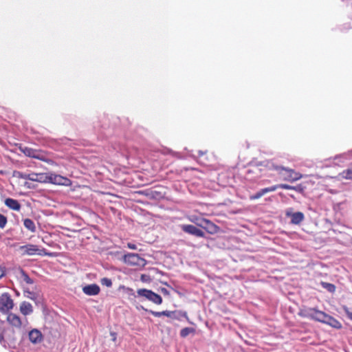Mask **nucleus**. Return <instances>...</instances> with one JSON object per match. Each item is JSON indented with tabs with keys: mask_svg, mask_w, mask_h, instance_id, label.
Wrapping results in <instances>:
<instances>
[{
	"mask_svg": "<svg viewBox=\"0 0 352 352\" xmlns=\"http://www.w3.org/2000/svg\"><path fill=\"white\" fill-rule=\"evenodd\" d=\"M198 153H199V156H202L203 155H204L206 153V152H204L202 151H199Z\"/></svg>",
	"mask_w": 352,
	"mask_h": 352,
	"instance_id": "nucleus-38",
	"label": "nucleus"
},
{
	"mask_svg": "<svg viewBox=\"0 0 352 352\" xmlns=\"http://www.w3.org/2000/svg\"><path fill=\"white\" fill-rule=\"evenodd\" d=\"M14 176H15L18 178L24 179H28V177H29V175L28 173H25L19 172V171H15L14 173Z\"/></svg>",
	"mask_w": 352,
	"mask_h": 352,
	"instance_id": "nucleus-28",
	"label": "nucleus"
},
{
	"mask_svg": "<svg viewBox=\"0 0 352 352\" xmlns=\"http://www.w3.org/2000/svg\"><path fill=\"white\" fill-rule=\"evenodd\" d=\"M14 302L8 293H3L0 296V311L6 313L12 309Z\"/></svg>",
	"mask_w": 352,
	"mask_h": 352,
	"instance_id": "nucleus-5",
	"label": "nucleus"
},
{
	"mask_svg": "<svg viewBox=\"0 0 352 352\" xmlns=\"http://www.w3.org/2000/svg\"><path fill=\"white\" fill-rule=\"evenodd\" d=\"M203 228L206 230L209 233H215L217 230L218 227L214 224L212 222H211L210 220H206L204 223V226H202Z\"/></svg>",
	"mask_w": 352,
	"mask_h": 352,
	"instance_id": "nucleus-18",
	"label": "nucleus"
},
{
	"mask_svg": "<svg viewBox=\"0 0 352 352\" xmlns=\"http://www.w3.org/2000/svg\"><path fill=\"white\" fill-rule=\"evenodd\" d=\"M5 205L10 209L13 210L19 211L21 209V204L16 199L12 198H7L4 201Z\"/></svg>",
	"mask_w": 352,
	"mask_h": 352,
	"instance_id": "nucleus-13",
	"label": "nucleus"
},
{
	"mask_svg": "<svg viewBox=\"0 0 352 352\" xmlns=\"http://www.w3.org/2000/svg\"><path fill=\"white\" fill-rule=\"evenodd\" d=\"M20 311L24 316L30 315L33 312L32 305L26 301H23L20 305Z\"/></svg>",
	"mask_w": 352,
	"mask_h": 352,
	"instance_id": "nucleus-15",
	"label": "nucleus"
},
{
	"mask_svg": "<svg viewBox=\"0 0 352 352\" xmlns=\"http://www.w3.org/2000/svg\"><path fill=\"white\" fill-rule=\"evenodd\" d=\"M50 172L38 173L36 182L39 183H50Z\"/></svg>",
	"mask_w": 352,
	"mask_h": 352,
	"instance_id": "nucleus-20",
	"label": "nucleus"
},
{
	"mask_svg": "<svg viewBox=\"0 0 352 352\" xmlns=\"http://www.w3.org/2000/svg\"><path fill=\"white\" fill-rule=\"evenodd\" d=\"M7 223V218L3 214H0V228H4Z\"/></svg>",
	"mask_w": 352,
	"mask_h": 352,
	"instance_id": "nucleus-32",
	"label": "nucleus"
},
{
	"mask_svg": "<svg viewBox=\"0 0 352 352\" xmlns=\"http://www.w3.org/2000/svg\"><path fill=\"white\" fill-rule=\"evenodd\" d=\"M4 276V270L0 267V278Z\"/></svg>",
	"mask_w": 352,
	"mask_h": 352,
	"instance_id": "nucleus-37",
	"label": "nucleus"
},
{
	"mask_svg": "<svg viewBox=\"0 0 352 352\" xmlns=\"http://www.w3.org/2000/svg\"><path fill=\"white\" fill-rule=\"evenodd\" d=\"M182 230L188 234L198 236V237H204V232L201 230L200 229H198L195 226L192 225H182L181 226Z\"/></svg>",
	"mask_w": 352,
	"mask_h": 352,
	"instance_id": "nucleus-10",
	"label": "nucleus"
},
{
	"mask_svg": "<svg viewBox=\"0 0 352 352\" xmlns=\"http://www.w3.org/2000/svg\"><path fill=\"white\" fill-rule=\"evenodd\" d=\"M136 297L146 299L156 305H160L162 302V298L160 295L146 289H138Z\"/></svg>",
	"mask_w": 352,
	"mask_h": 352,
	"instance_id": "nucleus-2",
	"label": "nucleus"
},
{
	"mask_svg": "<svg viewBox=\"0 0 352 352\" xmlns=\"http://www.w3.org/2000/svg\"><path fill=\"white\" fill-rule=\"evenodd\" d=\"M322 286L323 288L326 289L327 291H329V292H334L335 290H336V287L334 285L331 284V283H324V282H322Z\"/></svg>",
	"mask_w": 352,
	"mask_h": 352,
	"instance_id": "nucleus-25",
	"label": "nucleus"
},
{
	"mask_svg": "<svg viewBox=\"0 0 352 352\" xmlns=\"http://www.w3.org/2000/svg\"><path fill=\"white\" fill-rule=\"evenodd\" d=\"M111 336L113 337V340H115V333H111Z\"/></svg>",
	"mask_w": 352,
	"mask_h": 352,
	"instance_id": "nucleus-43",
	"label": "nucleus"
},
{
	"mask_svg": "<svg viewBox=\"0 0 352 352\" xmlns=\"http://www.w3.org/2000/svg\"><path fill=\"white\" fill-rule=\"evenodd\" d=\"M261 197H263V196H262V194H261V191L259 190L256 193H255L254 195H252L250 197V199H252V200H254V199H258Z\"/></svg>",
	"mask_w": 352,
	"mask_h": 352,
	"instance_id": "nucleus-34",
	"label": "nucleus"
},
{
	"mask_svg": "<svg viewBox=\"0 0 352 352\" xmlns=\"http://www.w3.org/2000/svg\"><path fill=\"white\" fill-rule=\"evenodd\" d=\"M278 188H282V189H286V190H292L296 189V187L289 186L288 184H277L276 185V189Z\"/></svg>",
	"mask_w": 352,
	"mask_h": 352,
	"instance_id": "nucleus-31",
	"label": "nucleus"
},
{
	"mask_svg": "<svg viewBox=\"0 0 352 352\" xmlns=\"http://www.w3.org/2000/svg\"><path fill=\"white\" fill-rule=\"evenodd\" d=\"M3 339V336L0 334V340Z\"/></svg>",
	"mask_w": 352,
	"mask_h": 352,
	"instance_id": "nucleus-44",
	"label": "nucleus"
},
{
	"mask_svg": "<svg viewBox=\"0 0 352 352\" xmlns=\"http://www.w3.org/2000/svg\"><path fill=\"white\" fill-rule=\"evenodd\" d=\"M162 292L164 294H168V291L166 288H162Z\"/></svg>",
	"mask_w": 352,
	"mask_h": 352,
	"instance_id": "nucleus-40",
	"label": "nucleus"
},
{
	"mask_svg": "<svg viewBox=\"0 0 352 352\" xmlns=\"http://www.w3.org/2000/svg\"><path fill=\"white\" fill-rule=\"evenodd\" d=\"M190 220L192 223H195L197 226L202 228V226H204V223H205L206 220H207V219L192 215V216H191Z\"/></svg>",
	"mask_w": 352,
	"mask_h": 352,
	"instance_id": "nucleus-23",
	"label": "nucleus"
},
{
	"mask_svg": "<svg viewBox=\"0 0 352 352\" xmlns=\"http://www.w3.org/2000/svg\"><path fill=\"white\" fill-rule=\"evenodd\" d=\"M338 177L339 179H352V163L346 170L340 173Z\"/></svg>",
	"mask_w": 352,
	"mask_h": 352,
	"instance_id": "nucleus-19",
	"label": "nucleus"
},
{
	"mask_svg": "<svg viewBox=\"0 0 352 352\" xmlns=\"http://www.w3.org/2000/svg\"><path fill=\"white\" fill-rule=\"evenodd\" d=\"M25 293L27 294L25 295L27 298L35 301L36 302H38L36 294L32 292H29V291H26Z\"/></svg>",
	"mask_w": 352,
	"mask_h": 352,
	"instance_id": "nucleus-30",
	"label": "nucleus"
},
{
	"mask_svg": "<svg viewBox=\"0 0 352 352\" xmlns=\"http://www.w3.org/2000/svg\"><path fill=\"white\" fill-rule=\"evenodd\" d=\"M323 313V311L315 308H306L300 310V315L304 318L312 319L320 322Z\"/></svg>",
	"mask_w": 352,
	"mask_h": 352,
	"instance_id": "nucleus-4",
	"label": "nucleus"
},
{
	"mask_svg": "<svg viewBox=\"0 0 352 352\" xmlns=\"http://www.w3.org/2000/svg\"><path fill=\"white\" fill-rule=\"evenodd\" d=\"M329 191L331 192V193H336L337 191L336 190H333V189H329Z\"/></svg>",
	"mask_w": 352,
	"mask_h": 352,
	"instance_id": "nucleus-41",
	"label": "nucleus"
},
{
	"mask_svg": "<svg viewBox=\"0 0 352 352\" xmlns=\"http://www.w3.org/2000/svg\"><path fill=\"white\" fill-rule=\"evenodd\" d=\"M321 320H322L320 321V322L327 324L333 328H336L338 329L342 328V324L338 320H336V318H333L332 316L327 314L324 312L323 313V316L322 317Z\"/></svg>",
	"mask_w": 352,
	"mask_h": 352,
	"instance_id": "nucleus-8",
	"label": "nucleus"
},
{
	"mask_svg": "<svg viewBox=\"0 0 352 352\" xmlns=\"http://www.w3.org/2000/svg\"><path fill=\"white\" fill-rule=\"evenodd\" d=\"M276 190H277L276 189V185H274V186H272L270 187L263 188V189L260 190V191H261V192L262 194V196H263L266 193L274 192V191H275Z\"/></svg>",
	"mask_w": 352,
	"mask_h": 352,
	"instance_id": "nucleus-27",
	"label": "nucleus"
},
{
	"mask_svg": "<svg viewBox=\"0 0 352 352\" xmlns=\"http://www.w3.org/2000/svg\"><path fill=\"white\" fill-rule=\"evenodd\" d=\"M100 283L107 287H111L112 286V281L110 278H102L100 280Z\"/></svg>",
	"mask_w": 352,
	"mask_h": 352,
	"instance_id": "nucleus-29",
	"label": "nucleus"
},
{
	"mask_svg": "<svg viewBox=\"0 0 352 352\" xmlns=\"http://www.w3.org/2000/svg\"><path fill=\"white\" fill-rule=\"evenodd\" d=\"M266 182L265 181H262L259 183L260 185H263V184H265Z\"/></svg>",
	"mask_w": 352,
	"mask_h": 352,
	"instance_id": "nucleus-42",
	"label": "nucleus"
},
{
	"mask_svg": "<svg viewBox=\"0 0 352 352\" xmlns=\"http://www.w3.org/2000/svg\"><path fill=\"white\" fill-rule=\"evenodd\" d=\"M274 169L278 171L283 180L294 182L302 178L300 173L296 172L294 170L286 168L282 166H274Z\"/></svg>",
	"mask_w": 352,
	"mask_h": 352,
	"instance_id": "nucleus-1",
	"label": "nucleus"
},
{
	"mask_svg": "<svg viewBox=\"0 0 352 352\" xmlns=\"http://www.w3.org/2000/svg\"><path fill=\"white\" fill-rule=\"evenodd\" d=\"M28 175H29L28 180H30L32 182H36V179L38 178V173H28Z\"/></svg>",
	"mask_w": 352,
	"mask_h": 352,
	"instance_id": "nucleus-33",
	"label": "nucleus"
},
{
	"mask_svg": "<svg viewBox=\"0 0 352 352\" xmlns=\"http://www.w3.org/2000/svg\"><path fill=\"white\" fill-rule=\"evenodd\" d=\"M352 151L344 153L341 155H337L334 157V164L340 165L341 163H344L351 158Z\"/></svg>",
	"mask_w": 352,
	"mask_h": 352,
	"instance_id": "nucleus-14",
	"label": "nucleus"
},
{
	"mask_svg": "<svg viewBox=\"0 0 352 352\" xmlns=\"http://www.w3.org/2000/svg\"><path fill=\"white\" fill-rule=\"evenodd\" d=\"M83 292L89 296H96L99 294L100 289L96 284H91L83 287Z\"/></svg>",
	"mask_w": 352,
	"mask_h": 352,
	"instance_id": "nucleus-12",
	"label": "nucleus"
},
{
	"mask_svg": "<svg viewBox=\"0 0 352 352\" xmlns=\"http://www.w3.org/2000/svg\"><path fill=\"white\" fill-rule=\"evenodd\" d=\"M148 312L155 317H161L162 316H165L166 317L171 318L173 315V312L170 311H155L150 310Z\"/></svg>",
	"mask_w": 352,
	"mask_h": 352,
	"instance_id": "nucleus-22",
	"label": "nucleus"
},
{
	"mask_svg": "<svg viewBox=\"0 0 352 352\" xmlns=\"http://www.w3.org/2000/svg\"><path fill=\"white\" fill-rule=\"evenodd\" d=\"M19 277L23 281H24L27 284L31 285L34 283L33 280L31 278H30L28 274L23 270H21Z\"/></svg>",
	"mask_w": 352,
	"mask_h": 352,
	"instance_id": "nucleus-24",
	"label": "nucleus"
},
{
	"mask_svg": "<svg viewBox=\"0 0 352 352\" xmlns=\"http://www.w3.org/2000/svg\"><path fill=\"white\" fill-rule=\"evenodd\" d=\"M23 225L26 229L32 232H35L36 230L34 222L30 219H25L23 220Z\"/></svg>",
	"mask_w": 352,
	"mask_h": 352,
	"instance_id": "nucleus-21",
	"label": "nucleus"
},
{
	"mask_svg": "<svg viewBox=\"0 0 352 352\" xmlns=\"http://www.w3.org/2000/svg\"><path fill=\"white\" fill-rule=\"evenodd\" d=\"M21 151L26 156L38 159L43 161H46L45 160H44V158H43L41 156H40V155L37 153L36 151L32 148L24 147L23 148L21 149Z\"/></svg>",
	"mask_w": 352,
	"mask_h": 352,
	"instance_id": "nucleus-17",
	"label": "nucleus"
},
{
	"mask_svg": "<svg viewBox=\"0 0 352 352\" xmlns=\"http://www.w3.org/2000/svg\"><path fill=\"white\" fill-rule=\"evenodd\" d=\"M285 215L291 218V223L299 225L305 219V215L302 212H293L292 208H288L285 211Z\"/></svg>",
	"mask_w": 352,
	"mask_h": 352,
	"instance_id": "nucleus-7",
	"label": "nucleus"
},
{
	"mask_svg": "<svg viewBox=\"0 0 352 352\" xmlns=\"http://www.w3.org/2000/svg\"><path fill=\"white\" fill-rule=\"evenodd\" d=\"M50 184L70 186L72 185V182L67 177L50 172Z\"/></svg>",
	"mask_w": 352,
	"mask_h": 352,
	"instance_id": "nucleus-6",
	"label": "nucleus"
},
{
	"mask_svg": "<svg viewBox=\"0 0 352 352\" xmlns=\"http://www.w3.org/2000/svg\"><path fill=\"white\" fill-rule=\"evenodd\" d=\"M48 163H52V160H48L47 161Z\"/></svg>",
	"mask_w": 352,
	"mask_h": 352,
	"instance_id": "nucleus-45",
	"label": "nucleus"
},
{
	"mask_svg": "<svg viewBox=\"0 0 352 352\" xmlns=\"http://www.w3.org/2000/svg\"><path fill=\"white\" fill-rule=\"evenodd\" d=\"M344 311H345V313H346V314L347 317H348L350 320H352V311H351L349 310V308H347V307H344Z\"/></svg>",
	"mask_w": 352,
	"mask_h": 352,
	"instance_id": "nucleus-35",
	"label": "nucleus"
},
{
	"mask_svg": "<svg viewBox=\"0 0 352 352\" xmlns=\"http://www.w3.org/2000/svg\"><path fill=\"white\" fill-rule=\"evenodd\" d=\"M30 341L34 344L41 343L43 340L42 333L37 329H33L28 334Z\"/></svg>",
	"mask_w": 352,
	"mask_h": 352,
	"instance_id": "nucleus-11",
	"label": "nucleus"
},
{
	"mask_svg": "<svg viewBox=\"0 0 352 352\" xmlns=\"http://www.w3.org/2000/svg\"><path fill=\"white\" fill-rule=\"evenodd\" d=\"M123 261L132 266H144L145 259L141 258L138 254L128 253L123 256Z\"/></svg>",
	"mask_w": 352,
	"mask_h": 352,
	"instance_id": "nucleus-3",
	"label": "nucleus"
},
{
	"mask_svg": "<svg viewBox=\"0 0 352 352\" xmlns=\"http://www.w3.org/2000/svg\"><path fill=\"white\" fill-rule=\"evenodd\" d=\"M127 247L131 250H136L137 249V245L133 243H128Z\"/></svg>",
	"mask_w": 352,
	"mask_h": 352,
	"instance_id": "nucleus-36",
	"label": "nucleus"
},
{
	"mask_svg": "<svg viewBox=\"0 0 352 352\" xmlns=\"http://www.w3.org/2000/svg\"><path fill=\"white\" fill-rule=\"evenodd\" d=\"M296 187V189H294V190H296V191H300L301 190V188L300 186H295Z\"/></svg>",
	"mask_w": 352,
	"mask_h": 352,
	"instance_id": "nucleus-39",
	"label": "nucleus"
},
{
	"mask_svg": "<svg viewBox=\"0 0 352 352\" xmlns=\"http://www.w3.org/2000/svg\"><path fill=\"white\" fill-rule=\"evenodd\" d=\"M194 331V329L191 327H186L181 330L180 331V336L183 338L186 337L188 336L190 333H192Z\"/></svg>",
	"mask_w": 352,
	"mask_h": 352,
	"instance_id": "nucleus-26",
	"label": "nucleus"
},
{
	"mask_svg": "<svg viewBox=\"0 0 352 352\" xmlns=\"http://www.w3.org/2000/svg\"><path fill=\"white\" fill-rule=\"evenodd\" d=\"M8 322L12 325L13 327L19 328L21 326V320L19 316L14 314H10L8 316Z\"/></svg>",
	"mask_w": 352,
	"mask_h": 352,
	"instance_id": "nucleus-16",
	"label": "nucleus"
},
{
	"mask_svg": "<svg viewBox=\"0 0 352 352\" xmlns=\"http://www.w3.org/2000/svg\"><path fill=\"white\" fill-rule=\"evenodd\" d=\"M20 249L23 251V254H27L30 256L32 255H41L42 250L38 248L36 245L33 244H27L25 245H22L20 247Z\"/></svg>",
	"mask_w": 352,
	"mask_h": 352,
	"instance_id": "nucleus-9",
	"label": "nucleus"
}]
</instances>
